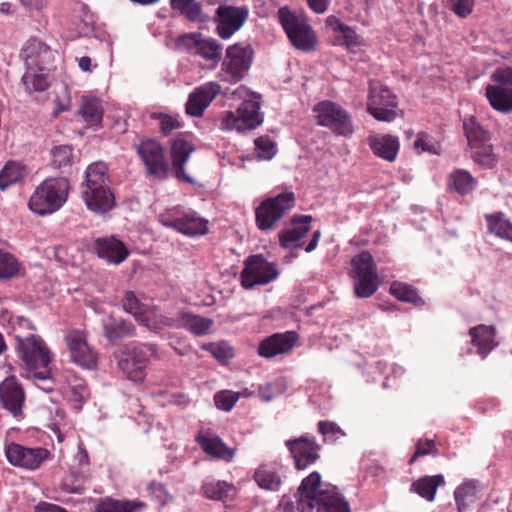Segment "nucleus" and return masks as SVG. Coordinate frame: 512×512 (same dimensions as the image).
Instances as JSON below:
<instances>
[{
    "mask_svg": "<svg viewBox=\"0 0 512 512\" xmlns=\"http://www.w3.org/2000/svg\"><path fill=\"white\" fill-rule=\"evenodd\" d=\"M51 165L55 169H65L73 164V148L69 145H58L51 149Z\"/></svg>",
    "mask_w": 512,
    "mask_h": 512,
    "instance_id": "8fccbe9b",
    "label": "nucleus"
},
{
    "mask_svg": "<svg viewBox=\"0 0 512 512\" xmlns=\"http://www.w3.org/2000/svg\"><path fill=\"white\" fill-rule=\"evenodd\" d=\"M211 346V351L217 359H230L234 356L233 349L225 342Z\"/></svg>",
    "mask_w": 512,
    "mask_h": 512,
    "instance_id": "774afa93",
    "label": "nucleus"
},
{
    "mask_svg": "<svg viewBox=\"0 0 512 512\" xmlns=\"http://www.w3.org/2000/svg\"><path fill=\"white\" fill-rule=\"evenodd\" d=\"M280 465L276 462L261 464L253 478L258 486L265 490L276 491L281 486Z\"/></svg>",
    "mask_w": 512,
    "mask_h": 512,
    "instance_id": "2f4dec72",
    "label": "nucleus"
},
{
    "mask_svg": "<svg viewBox=\"0 0 512 512\" xmlns=\"http://www.w3.org/2000/svg\"><path fill=\"white\" fill-rule=\"evenodd\" d=\"M254 51L249 44L235 43L226 48L218 77L229 84L242 81L250 70Z\"/></svg>",
    "mask_w": 512,
    "mask_h": 512,
    "instance_id": "0eeeda50",
    "label": "nucleus"
},
{
    "mask_svg": "<svg viewBox=\"0 0 512 512\" xmlns=\"http://www.w3.org/2000/svg\"><path fill=\"white\" fill-rule=\"evenodd\" d=\"M295 206L292 191L282 192L261 202L255 209V221L261 231L273 229L277 222Z\"/></svg>",
    "mask_w": 512,
    "mask_h": 512,
    "instance_id": "6e6552de",
    "label": "nucleus"
},
{
    "mask_svg": "<svg viewBox=\"0 0 512 512\" xmlns=\"http://www.w3.org/2000/svg\"><path fill=\"white\" fill-rule=\"evenodd\" d=\"M134 148L149 177L157 180L167 178L169 164L166 158V150L159 141L144 137L137 144H134Z\"/></svg>",
    "mask_w": 512,
    "mask_h": 512,
    "instance_id": "1a4fd4ad",
    "label": "nucleus"
},
{
    "mask_svg": "<svg viewBox=\"0 0 512 512\" xmlns=\"http://www.w3.org/2000/svg\"><path fill=\"white\" fill-rule=\"evenodd\" d=\"M151 118L159 120L160 132L163 136H168L173 130L182 127L178 116H172L166 113H152Z\"/></svg>",
    "mask_w": 512,
    "mask_h": 512,
    "instance_id": "864d4df0",
    "label": "nucleus"
},
{
    "mask_svg": "<svg viewBox=\"0 0 512 512\" xmlns=\"http://www.w3.org/2000/svg\"><path fill=\"white\" fill-rule=\"evenodd\" d=\"M389 292L402 302L411 303L416 306H422L425 303L422 297L418 294V291L407 283L394 281L390 285Z\"/></svg>",
    "mask_w": 512,
    "mask_h": 512,
    "instance_id": "79ce46f5",
    "label": "nucleus"
},
{
    "mask_svg": "<svg viewBox=\"0 0 512 512\" xmlns=\"http://www.w3.org/2000/svg\"><path fill=\"white\" fill-rule=\"evenodd\" d=\"M70 182L66 177H50L42 181L29 199V209L44 216L58 211L67 201Z\"/></svg>",
    "mask_w": 512,
    "mask_h": 512,
    "instance_id": "7ed1b4c3",
    "label": "nucleus"
},
{
    "mask_svg": "<svg viewBox=\"0 0 512 512\" xmlns=\"http://www.w3.org/2000/svg\"><path fill=\"white\" fill-rule=\"evenodd\" d=\"M241 117L236 112L227 111L223 115L221 119V125L220 128L222 130L230 131V130H237L238 132L246 131L247 128L242 127L241 124Z\"/></svg>",
    "mask_w": 512,
    "mask_h": 512,
    "instance_id": "e2e57ef3",
    "label": "nucleus"
},
{
    "mask_svg": "<svg viewBox=\"0 0 512 512\" xmlns=\"http://www.w3.org/2000/svg\"><path fill=\"white\" fill-rule=\"evenodd\" d=\"M82 198L91 211L105 213L114 206V195L110 188L108 168L103 162L90 164L82 184Z\"/></svg>",
    "mask_w": 512,
    "mask_h": 512,
    "instance_id": "f03ea898",
    "label": "nucleus"
},
{
    "mask_svg": "<svg viewBox=\"0 0 512 512\" xmlns=\"http://www.w3.org/2000/svg\"><path fill=\"white\" fill-rule=\"evenodd\" d=\"M414 148L418 153L429 152L432 154H438L439 145L435 139L427 134L426 132H419L417 139L414 142Z\"/></svg>",
    "mask_w": 512,
    "mask_h": 512,
    "instance_id": "4d7b16f0",
    "label": "nucleus"
},
{
    "mask_svg": "<svg viewBox=\"0 0 512 512\" xmlns=\"http://www.w3.org/2000/svg\"><path fill=\"white\" fill-rule=\"evenodd\" d=\"M238 401V395L230 390H222L214 395V402L218 409L229 412Z\"/></svg>",
    "mask_w": 512,
    "mask_h": 512,
    "instance_id": "bf43d9fd",
    "label": "nucleus"
},
{
    "mask_svg": "<svg viewBox=\"0 0 512 512\" xmlns=\"http://www.w3.org/2000/svg\"><path fill=\"white\" fill-rule=\"evenodd\" d=\"M161 223L190 237L205 235L208 232V221L194 211L173 209L161 216Z\"/></svg>",
    "mask_w": 512,
    "mask_h": 512,
    "instance_id": "dca6fc26",
    "label": "nucleus"
},
{
    "mask_svg": "<svg viewBox=\"0 0 512 512\" xmlns=\"http://www.w3.org/2000/svg\"><path fill=\"white\" fill-rule=\"evenodd\" d=\"M491 79L494 84L488 85L485 90L490 105L500 112L512 111V67L496 69Z\"/></svg>",
    "mask_w": 512,
    "mask_h": 512,
    "instance_id": "f8f14e48",
    "label": "nucleus"
},
{
    "mask_svg": "<svg viewBox=\"0 0 512 512\" xmlns=\"http://www.w3.org/2000/svg\"><path fill=\"white\" fill-rule=\"evenodd\" d=\"M193 144L186 140L182 135H179L171 141V158L172 166L178 180L194 184V180L185 173L184 166L187 163L190 155L194 152Z\"/></svg>",
    "mask_w": 512,
    "mask_h": 512,
    "instance_id": "b1692460",
    "label": "nucleus"
},
{
    "mask_svg": "<svg viewBox=\"0 0 512 512\" xmlns=\"http://www.w3.org/2000/svg\"><path fill=\"white\" fill-rule=\"evenodd\" d=\"M297 470H304L319 459L320 446L313 438L301 436L285 442Z\"/></svg>",
    "mask_w": 512,
    "mask_h": 512,
    "instance_id": "6ab92c4d",
    "label": "nucleus"
},
{
    "mask_svg": "<svg viewBox=\"0 0 512 512\" xmlns=\"http://www.w3.org/2000/svg\"><path fill=\"white\" fill-rule=\"evenodd\" d=\"M354 278L363 276H375L377 267L369 251H362L355 255L351 261Z\"/></svg>",
    "mask_w": 512,
    "mask_h": 512,
    "instance_id": "a19ab883",
    "label": "nucleus"
},
{
    "mask_svg": "<svg viewBox=\"0 0 512 512\" xmlns=\"http://www.w3.org/2000/svg\"><path fill=\"white\" fill-rule=\"evenodd\" d=\"M78 114L89 126H101L104 110L96 97L83 96Z\"/></svg>",
    "mask_w": 512,
    "mask_h": 512,
    "instance_id": "c9c22d12",
    "label": "nucleus"
},
{
    "mask_svg": "<svg viewBox=\"0 0 512 512\" xmlns=\"http://www.w3.org/2000/svg\"><path fill=\"white\" fill-rule=\"evenodd\" d=\"M298 341L295 331L274 333L264 338L258 346V354L266 359L290 352Z\"/></svg>",
    "mask_w": 512,
    "mask_h": 512,
    "instance_id": "412c9836",
    "label": "nucleus"
},
{
    "mask_svg": "<svg viewBox=\"0 0 512 512\" xmlns=\"http://www.w3.org/2000/svg\"><path fill=\"white\" fill-rule=\"evenodd\" d=\"M397 96L381 82H369L367 111L378 121L392 122L397 117Z\"/></svg>",
    "mask_w": 512,
    "mask_h": 512,
    "instance_id": "9d476101",
    "label": "nucleus"
},
{
    "mask_svg": "<svg viewBox=\"0 0 512 512\" xmlns=\"http://www.w3.org/2000/svg\"><path fill=\"white\" fill-rule=\"evenodd\" d=\"M233 489V485L226 481L208 480L203 483L201 492L208 499L225 501Z\"/></svg>",
    "mask_w": 512,
    "mask_h": 512,
    "instance_id": "c03bdc74",
    "label": "nucleus"
},
{
    "mask_svg": "<svg viewBox=\"0 0 512 512\" xmlns=\"http://www.w3.org/2000/svg\"><path fill=\"white\" fill-rule=\"evenodd\" d=\"M223 46L214 38L201 37L195 54L206 61L219 62L222 57Z\"/></svg>",
    "mask_w": 512,
    "mask_h": 512,
    "instance_id": "49530a36",
    "label": "nucleus"
},
{
    "mask_svg": "<svg viewBox=\"0 0 512 512\" xmlns=\"http://www.w3.org/2000/svg\"><path fill=\"white\" fill-rule=\"evenodd\" d=\"M23 267L17 258L0 249V278L11 279L21 274Z\"/></svg>",
    "mask_w": 512,
    "mask_h": 512,
    "instance_id": "09e8293b",
    "label": "nucleus"
},
{
    "mask_svg": "<svg viewBox=\"0 0 512 512\" xmlns=\"http://www.w3.org/2000/svg\"><path fill=\"white\" fill-rule=\"evenodd\" d=\"M278 275L276 265L269 262L262 254L251 255L244 261V268L240 274L241 285L244 289L266 285Z\"/></svg>",
    "mask_w": 512,
    "mask_h": 512,
    "instance_id": "4468645a",
    "label": "nucleus"
},
{
    "mask_svg": "<svg viewBox=\"0 0 512 512\" xmlns=\"http://www.w3.org/2000/svg\"><path fill=\"white\" fill-rule=\"evenodd\" d=\"M469 335L471 337V343L477 348V354L482 358H486L487 355L498 345L496 342V329L490 325H478L470 328Z\"/></svg>",
    "mask_w": 512,
    "mask_h": 512,
    "instance_id": "c756f323",
    "label": "nucleus"
},
{
    "mask_svg": "<svg viewBox=\"0 0 512 512\" xmlns=\"http://www.w3.org/2000/svg\"><path fill=\"white\" fill-rule=\"evenodd\" d=\"M221 92L219 83L210 81L197 87L188 97L186 112L190 116L200 117L210 103Z\"/></svg>",
    "mask_w": 512,
    "mask_h": 512,
    "instance_id": "4be33fe9",
    "label": "nucleus"
},
{
    "mask_svg": "<svg viewBox=\"0 0 512 512\" xmlns=\"http://www.w3.org/2000/svg\"><path fill=\"white\" fill-rule=\"evenodd\" d=\"M367 143L372 153L387 162H394L400 150V141L391 134L369 135Z\"/></svg>",
    "mask_w": 512,
    "mask_h": 512,
    "instance_id": "a878e982",
    "label": "nucleus"
},
{
    "mask_svg": "<svg viewBox=\"0 0 512 512\" xmlns=\"http://www.w3.org/2000/svg\"><path fill=\"white\" fill-rule=\"evenodd\" d=\"M298 512H350L349 504L336 486L322 484L318 472L310 473L298 488Z\"/></svg>",
    "mask_w": 512,
    "mask_h": 512,
    "instance_id": "f257e3e1",
    "label": "nucleus"
},
{
    "mask_svg": "<svg viewBox=\"0 0 512 512\" xmlns=\"http://www.w3.org/2000/svg\"><path fill=\"white\" fill-rule=\"evenodd\" d=\"M259 110L260 103L257 100H244L236 110L237 114L242 119V127L247 128V130H252L259 126L262 123Z\"/></svg>",
    "mask_w": 512,
    "mask_h": 512,
    "instance_id": "4c0bfd02",
    "label": "nucleus"
},
{
    "mask_svg": "<svg viewBox=\"0 0 512 512\" xmlns=\"http://www.w3.org/2000/svg\"><path fill=\"white\" fill-rule=\"evenodd\" d=\"M145 504L138 501L105 500L96 507V512H133Z\"/></svg>",
    "mask_w": 512,
    "mask_h": 512,
    "instance_id": "3c124183",
    "label": "nucleus"
},
{
    "mask_svg": "<svg viewBox=\"0 0 512 512\" xmlns=\"http://www.w3.org/2000/svg\"><path fill=\"white\" fill-rule=\"evenodd\" d=\"M311 221L310 215L294 216L291 220L292 228L284 229L279 233L280 245L284 248L300 247L301 245L297 242L308 233Z\"/></svg>",
    "mask_w": 512,
    "mask_h": 512,
    "instance_id": "c85d7f7f",
    "label": "nucleus"
},
{
    "mask_svg": "<svg viewBox=\"0 0 512 512\" xmlns=\"http://www.w3.org/2000/svg\"><path fill=\"white\" fill-rule=\"evenodd\" d=\"M463 129L468 140L470 157L474 163L483 169H493L497 164V156L490 143L489 131L484 129L474 116L464 120Z\"/></svg>",
    "mask_w": 512,
    "mask_h": 512,
    "instance_id": "39448f33",
    "label": "nucleus"
},
{
    "mask_svg": "<svg viewBox=\"0 0 512 512\" xmlns=\"http://www.w3.org/2000/svg\"><path fill=\"white\" fill-rule=\"evenodd\" d=\"M49 451L46 448H30L18 443H9L5 446V456L7 461L15 466L27 470L39 468L44 460L47 459Z\"/></svg>",
    "mask_w": 512,
    "mask_h": 512,
    "instance_id": "a211bd4d",
    "label": "nucleus"
},
{
    "mask_svg": "<svg viewBox=\"0 0 512 512\" xmlns=\"http://www.w3.org/2000/svg\"><path fill=\"white\" fill-rule=\"evenodd\" d=\"M16 349L25 364L28 376L40 381L51 379L52 356L45 342L36 335L16 337Z\"/></svg>",
    "mask_w": 512,
    "mask_h": 512,
    "instance_id": "20e7f679",
    "label": "nucleus"
},
{
    "mask_svg": "<svg viewBox=\"0 0 512 512\" xmlns=\"http://www.w3.org/2000/svg\"><path fill=\"white\" fill-rule=\"evenodd\" d=\"M249 11L246 7L220 5L214 15L216 32L221 39H229L237 32L248 19Z\"/></svg>",
    "mask_w": 512,
    "mask_h": 512,
    "instance_id": "f3484780",
    "label": "nucleus"
},
{
    "mask_svg": "<svg viewBox=\"0 0 512 512\" xmlns=\"http://www.w3.org/2000/svg\"><path fill=\"white\" fill-rule=\"evenodd\" d=\"M444 483L445 480L442 474L423 476L411 484L410 490L431 502L435 499L438 487Z\"/></svg>",
    "mask_w": 512,
    "mask_h": 512,
    "instance_id": "e433bc0d",
    "label": "nucleus"
},
{
    "mask_svg": "<svg viewBox=\"0 0 512 512\" xmlns=\"http://www.w3.org/2000/svg\"><path fill=\"white\" fill-rule=\"evenodd\" d=\"M150 495L156 499L160 506H164L171 498L162 483L152 482L148 485Z\"/></svg>",
    "mask_w": 512,
    "mask_h": 512,
    "instance_id": "338daca9",
    "label": "nucleus"
},
{
    "mask_svg": "<svg viewBox=\"0 0 512 512\" xmlns=\"http://www.w3.org/2000/svg\"><path fill=\"white\" fill-rule=\"evenodd\" d=\"M51 66H27V70L22 77V82L28 92H42L49 87L47 74Z\"/></svg>",
    "mask_w": 512,
    "mask_h": 512,
    "instance_id": "f704fd0d",
    "label": "nucleus"
},
{
    "mask_svg": "<svg viewBox=\"0 0 512 512\" xmlns=\"http://www.w3.org/2000/svg\"><path fill=\"white\" fill-rule=\"evenodd\" d=\"M438 455V448L435 441L432 439H419L415 446V451L409 459V464L412 465L419 457Z\"/></svg>",
    "mask_w": 512,
    "mask_h": 512,
    "instance_id": "6e6d98bb",
    "label": "nucleus"
},
{
    "mask_svg": "<svg viewBox=\"0 0 512 512\" xmlns=\"http://www.w3.org/2000/svg\"><path fill=\"white\" fill-rule=\"evenodd\" d=\"M0 401L14 417L22 415L25 393L15 377H8L0 384Z\"/></svg>",
    "mask_w": 512,
    "mask_h": 512,
    "instance_id": "393cba45",
    "label": "nucleus"
},
{
    "mask_svg": "<svg viewBox=\"0 0 512 512\" xmlns=\"http://www.w3.org/2000/svg\"><path fill=\"white\" fill-rule=\"evenodd\" d=\"M485 219L490 233L512 242V223L504 213L486 214Z\"/></svg>",
    "mask_w": 512,
    "mask_h": 512,
    "instance_id": "ea45409f",
    "label": "nucleus"
},
{
    "mask_svg": "<svg viewBox=\"0 0 512 512\" xmlns=\"http://www.w3.org/2000/svg\"><path fill=\"white\" fill-rule=\"evenodd\" d=\"M378 289V275L355 278L354 293L358 298H369Z\"/></svg>",
    "mask_w": 512,
    "mask_h": 512,
    "instance_id": "603ef678",
    "label": "nucleus"
},
{
    "mask_svg": "<svg viewBox=\"0 0 512 512\" xmlns=\"http://www.w3.org/2000/svg\"><path fill=\"white\" fill-rule=\"evenodd\" d=\"M278 19L293 47L303 52L315 50L317 35L303 15L285 6L278 10Z\"/></svg>",
    "mask_w": 512,
    "mask_h": 512,
    "instance_id": "423d86ee",
    "label": "nucleus"
},
{
    "mask_svg": "<svg viewBox=\"0 0 512 512\" xmlns=\"http://www.w3.org/2000/svg\"><path fill=\"white\" fill-rule=\"evenodd\" d=\"M318 124L330 128L335 134L351 136L353 125L349 113L339 104L332 101H321L314 107Z\"/></svg>",
    "mask_w": 512,
    "mask_h": 512,
    "instance_id": "ddd939ff",
    "label": "nucleus"
},
{
    "mask_svg": "<svg viewBox=\"0 0 512 512\" xmlns=\"http://www.w3.org/2000/svg\"><path fill=\"white\" fill-rule=\"evenodd\" d=\"M201 37L202 35L200 33H186L178 36L175 43L178 48L185 49L189 52L194 50L195 52L198 49Z\"/></svg>",
    "mask_w": 512,
    "mask_h": 512,
    "instance_id": "0e129e2a",
    "label": "nucleus"
},
{
    "mask_svg": "<svg viewBox=\"0 0 512 512\" xmlns=\"http://www.w3.org/2000/svg\"><path fill=\"white\" fill-rule=\"evenodd\" d=\"M195 441L202 451L213 459L231 462L235 457L236 449L227 446L221 437L211 429L199 430Z\"/></svg>",
    "mask_w": 512,
    "mask_h": 512,
    "instance_id": "aec40b11",
    "label": "nucleus"
},
{
    "mask_svg": "<svg viewBox=\"0 0 512 512\" xmlns=\"http://www.w3.org/2000/svg\"><path fill=\"white\" fill-rule=\"evenodd\" d=\"M479 492V483L475 480H467L458 486L454 492L458 511H467L471 504L475 503L479 498Z\"/></svg>",
    "mask_w": 512,
    "mask_h": 512,
    "instance_id": "72a5a7b5",
    "label": "nucleus"
},
{
    "mask_svg": "<svg viewBox=\"0 0 512 512\" xmlns=\"http://www.w3.org/2000/svg\"><path fill=\"white\" fill-rule=\"evenodd\" d=\"M26 175L25 167L15 161H8L0 171V189L5 190L10 185L24 179Z\"/></svg>",
    "mask_w": 512,
    "mask_h": 512,
    "instance_id": "37998d69",
    "label": "nucleus"
},
{
    "mask_svg": "<svg viewBox=\"0 0 512 512\" xmlns=\"http://www.w3.org/2000/svg\"><path fill=\"white\" fill-rule=\"evenodd\" d=\"M340 35L342 42H339V44L345 45L349 51L354 52L356 48L363 44L362 38L348 25L345 26Z\"/></svg>",
    "mask_w": 512,
    "mask_h": 512,
    "instance_id": "052dcab7",
    "label": "nucleus"
},
{
    "mask_svg": "<svg viewBox=\"0 0 512 512\" xmlns=\"http://www.w3.org/2000/svg\"><path fill=\"white\" fill-rule=\"evenodd\" d=\"M123 307H124L126 312L134 315L135 317H137L139 315L141 317L143 316L141 314V302L136 297V295L134 294L133 291H127L125 293L124 301H123Z\"/></svg>",
    "mask_w": 512,
    "mask_h": 512,
    "instance_id": "69168bd1",
    "label": "nucleus"
},
{
    "mask_svg": "<svg viewBox=\"0 0 512 512\" xmlns=\"http://www.w3.org/2000/svg\"><path fill=\"white\" fill-rule=\"evenodd\" d=\"M171 8L184 15L189 21H202V6L196 0H170Z\"/></svg>",
    "mask_w": 512,
    "mask_h": 512,
    "instance_id": "de8ad7c7",
    "label": "nucleus"
},
{
    "mask_svg": "<svg viewBox=\"0 0 512 512\" xmlns=\"http://www.w3.org/2000/svg\"><path fill=\"white\" fill-rule=\"evenodd\" d=\"M318 430L323 435L324 440L330 443L337 441L345 435L336 423L330 421H320L318 423Z\"/></svg>",
    "mask_w": 512,
    "mask_h": 512,
    "instance_id": "13d9d810",
    "label": "nucleus"
},
{
    "mask_svg": "<svg viewBox=\"0 0 512 512\" xmlns=\"http://www.w3.org/2000/svg\"><path fill=\"white\" fill-rule=\"evenodd\" d=\"M213 324L214 321L212 319L189 311H180L178 313V329H185L195 336L207 334Z\"/></svg>",
    "mask_w": 512,
    "mask_h": 512,
    "instance_id": "473e14b6",
    "label": "nucleus"
},
{
    "mask_svg": "<svg viewBox=\"0 0 512 512\" xmlns=\"http://www.w3.org/2000/svg\"><path fill=\"white\" fill-rule=\"evenodd\" d=\"M135 326L131 321L110 319L103 326L104 336L110 342H115L135 335Z\"/></svg>",
    "mask_w": 512,
    "mask_h": 512,
    "instance_id": "58836bf2",
    "label": "nucleus"
},
{
    "mask_svg": "<svg viewBox=\"0 0 512 512\" xmlns=\"http://www.w3.org/2000/svg\"><path fill=\"white\" fill-rule=\"evenodd\" d=\"M64 341L73 363L83 369H96L98 353L87 341V332L82 329H70L65 333Z\"/></svg>",
    "mask_w": 512,
    "mask_h": 512,
    "instance_id": "2eb2a0df",
    "label": "nucleus"
},
{
    "mask_svg": "<svg viewBox=\"0 0 512 512\" xmlns=\"http://www.w3.org/2000/svg\"><path fill=\"white\" fill-rule=\"evenodd\" d=\"M255 151L259 159L270 160L276 154V144L269 137L262 136L255 140Z\"/></svg>",
    "mask_w": 512,
    "mask_h": 512,
    "instance_id": "5fc2aeb1",
    "label": "nucleus"
},
{
    "mask_svg": "<svg viewBox=\"0 0 512 512\" xmlns=\"http://www.w3.org/2000/svg\"><path fill=\"white\" fill-rule=\"evenodd\" d=\"M22 57L27 66H51L54 61V52L43 41L30 38L22 49Z\"/></svg>",
    "mask_w": 512,
    "mask_h": 512,
    "instance_id": "bb28decb",
    "label": "nucleus"
},
{
    "mask_svg": "<svg viewBox=\"0 0 512 512\" xmlns=\"http://www.w3.org/2000/svg\"><path fill=\"white\" fill-rule=\"evenodd\" d=\"M76 459L78 461V470L74 467L70 470V475L65 479L63 487L69 493L80 494L85 490V484L90 479L89 457L86 450H80Z\"/></svg>",
    "mask_w": 512,
    "mask_h": 512,
    "instance_id": "cd10ccee",
    "label": "nucleus"
},
{
    "mask_svg": "<svg viewBox=\"0 0 512 512\" xmlns=\"http://www.w3.org/2000/svg\"><path fill=\"white\" fill-rule=\"evenodd\" d=\"M93 250L99 258L113 265L121 264L130 254L126 245L114 236L96 238Z\"/></svg>",
    "mask_w": 512,
    "mask_h": 512,
    "instance_id": "5701e85b",
    "label": "nucleus"
},
{
    "mask_svg": "<svg viewBox=\"0 0 512 512\" xmlns=\"http://www.w3.org/2000/svg\"><path fill=\"white\" fill-rule=\"evenodd\" d=\"M447 7L457 16L466 18L473 11L474 0H446Z\"/></svg>",
    "mask_w": 512,
    "mask_h": 512,
    "instance_id": "680f3d73",
    "label": "nucleus"
},
{
    "mask_svg": "<svg viewBox=\"0 0 512 512\" xmlns=\"http://www.w3.org/2000/svg\"><path fill=\"white\" fill-rule=\"evenodd\" d=\"M478 184L477 179L466 169H455L446 180V187L449 192H454L465 197L471 194Z\"/></svg>",
    "mask_w": 512,
    "mask_h": 512,
    "instance_id": "7c9ffc66",
    "label": "nucleus"
},
{
    "mask_svg": "<svg viewBox=\"0 0 512 512\" xmlns=\"http://www.w3.org/2000/svg\"><path fill=\"white\" fill-rule=\"evenodd\" d=\"M141 322L151 331L159 332L165 328L178 329V316L170 317L164 314L152 313L143 315Z\"/></svg>",
    "mask_w": 512,
    "mask_h": 512,
    "instance_id": "a18cd8bd",
    "label": "nucleus"
},
{
    "mask_svg": "<svg viewBox=\"0 0 512 512\" xmlns=\"http://www.w3.org/2000/svg\"><path fill=\"white\" fill-rule=\"evenodd\" d=\"M157 354L156 344H138L124 353L118 366L125 377L135 383H142L150 357Z\"/></svg>",
    "mask_w": 512,
    "mask_h": 512,
    "instance_id": "9b49d317",
    "label": "nucleus"
}]
</instances>
